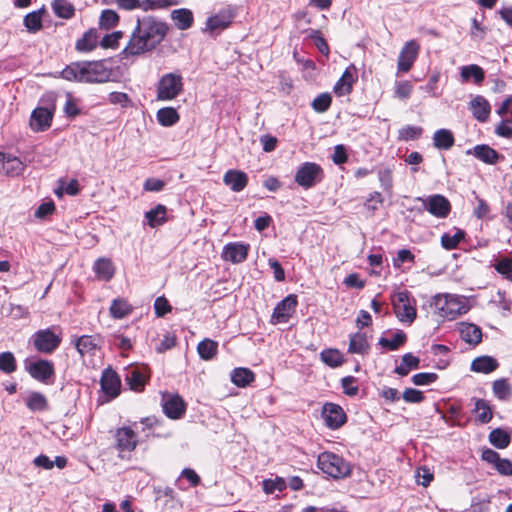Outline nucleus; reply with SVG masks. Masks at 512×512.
Wrapping results in <instances>:
<instances>
[{"mask_svg": "<svg viewBox=\"0 0 512 512\" xmlns=\"http://www.w3.org/2000/svg\"><path fill=\"white\" fill-rule=\"evenodd\" d=\"M126 381L132 390L140 391L144 388L145 376L138 368H132L126 373Z\"/></svg>", "mask_w": 512, "mask_h": 512, "instance_id": "46", "label": "nucleus"}, {"mask_svg": "<svg viewBox=\"0 0 512 512\" xmlns=\"http://www.w3.org/2000/svg\"><path fill=\"white\" fill-rule=\"evenodd\" d=\"M98 38L99 35L97 29L91 28L77 40L75 48L79 52H90L96 48Z\"/></svg>", "mask_w": 512, "mask_h": 512, "instance_id": "29", "label": "nucleus"}, {"mask_svg": "<svg viewBox=\"0 0 512 512\" xmlns=\"http://www.w3.org/2000/svg\"><path fill=\"white\" fill-rule=\"evenodd\" d=\"M25 370L35 380L44 384L51 383V379L55 375L54 363L47 359H25Z\"/></svg>", "mask_w": 512, "mask_h": 512, "instance_id": "8", "label": "nucleus"}, {"mask_svg": "<svg viewBox=\"0 0 512 512\" xmlns=\"http://www.w3.org/2000/svg\"><path fill=\"white\" fill-rule=\"evenodd\" d=\"M369 350L370 344L365 333L356 332L350 335L348 353L367 355Z\"/></svg>", "mask_w": 512, "mask_h": 512, "instance_id": "26", "label": "nucleus"}, {"mask_svg": "<svg viewBox=\"0 0 512 512\" xmlns=\"http://www.w3.org/2000/svg\"><path fill=\"white\" fill-rule=\"evenodd\" d=\"M465 237V232L458 229L453 235L445 233L441 237V244L446 250L455 249Z\"/></svg>", "mask_w": 512, "mask_h": 512, "instance_id": "52", "label": "nucleus"}, {"mask_svg": "<svg viewBox=\"0 0 512 512\" xmlns=\"http://www.w3.org/2000/svg\"><path fill=\"white\" fill-rule=\"evenodd\" d=\"M298 304L297 296L289 294L281 300L274 308L272 320L274 323H287L296 310Z\"/></svg>", "mask_w": 512, "mask_h": 512, "instance_id": "14", "label": "nucleus"}, {"mask_svg": "<svg viewBox=\"0 0 512 512\" xmlns=\"http://www.w3.org/2000/svg\"><path fill=\"white\" fill-rule=\"evenodd\" d=\"M64 113L70 118H74L81 114V109L78 107L76 100L70 94L67 95Z\"/></svg>", "mask_w": 512, "mask_h": 512, "instance_id": "63", "label": "nucleus"}, {"mask_svg": "<svg viewBox=\"0 0 512 512\" xmlns=\"http://www.w3.org/2000/svg\"><path fill=\"white\" fill-rule=\"evenodd\" d=\"M25 169L24 163L16 156L7 154L2 171L10 177L19 176Z\"/></svg>", "mask_w": 512, "mask_h": 512, "instance_id": "36", "label": "nucleus"}, {"mask_svg": "<svg viewBox=\"0 0 512 512\" xmlns=\"http://www.w3.org/2000/svg\"><path fill=\"white\" fill-rule=\"evenodd\" d=\"M494 268L505 279L512 281V257H504L498 260Z\"/></svg>", "mask_w": 512, "mask_h": 512, "instance_id": "56", "label": "nucleus"}, {"mask_svg": "<svg viewBox=\"0 0 512 512\" xmlns=\"http://www.w3.org/2000/svg\"><path fill=\"white\" fill-rule=\"evenodd\" d=\"M100 385L102 391L110 398H115L120 393L121 380L117 373L110 368L103 371Z\"/></svg>", "mask_w": 512, "mask_h": 512, "instance_id": "20", "label": "nucleus"}, {"mask_svg": "<svg viewBox=\"0 0 512 512\" xmlns=\"http://www.w3.org/2000/svg\"><path fill=\"white\" fill-rule=\"evenodd\" d=\"M415 477L416 482L423 487L429 486L434 478L433 473H431L430 469L425 466L417 469Z\"/></svg>", "mask_w": 512, "mask_h": 512, "instance_id": "60", "label": "nucleus"}, {"mask_svg": "<svg viewBox=\"0 0 512 512\" xmlns=\"http://www.w3.org/2000/svg\"><path fill=\"white\" fill-rule=\"evenodd\" d=\"M420 51V44L412 39L402 47L397 61L399 72H408L416 61Z\"/></svg>", "mask_w": 512, "mask_h": 512, "instance_id": "13", "label": "nucleus"}, {"mask_svg": "<svg viewBox=\"0 0 512 512\" xmlns=\"http://www.w3.org/2000/svg\"><path fill=\"white\" fill-rule=\"evenodd\" d=\"M170 16L179 30H187L194 23L193 13L187 8L175 9L171 12Z\"/></svg>", "mask_w": 512, "mask_h": 512, "instance_id": "28", "label": "nucleus"}, {"mask_svg": "<svg viewBox=\"0 0 512 512\" xmlns=\"http://www.w3.org/2000/svg\"><path fill=\"white\" fill-rule=\"evenodd\" d=\"M51 6L53 12L59 18L70 19L75 14L73 4L67 0H54Z\"/></svg>", "mask_w": 512, "mask_h": 512, "instance_id": "42", "label": "nucleus"}, {"mask_svg": "<svg viewBox=\"0 0 512 512\" xmlns=\"http://www.w3.org/2000/svg\"><path fill=\"white\" fill-rule=\"evenodd\" d=\"M106 62V60L73 62L61 71V77L80 83L108 82L111 79L112 70L106 66Z\"/></svg>", "mask_w": 512, "mask_h": 512, "instance_id": "2", "label": "nucleus"}, {"mask_svg": "<svg viewBox=\"0 0 512 512\" xmlns=\"http://www.w3.org/2000/svg\"><path fill=\"white\" fill-rule=\"evenodd\" d=\"M415 255L409 249H401L397 252L396 257L393 259V265L400 268L402 264L409 262L414 263Z\"/></svg>", "mask_w": 512, "mask_h": 512, "instance_id": "59", "label": "nucleus"}, {"mask_svg": "<svg viewBox=\"0 0 512 512\" xmlns=\"http://www.w3.org/2000/svg\"><path fill=\"white\" fill-rule=\"evenodd\" d=\"M357 72V68L353 64L349 65L345 69L340 79L334 85L333 89L336 95L344 96L351 93L353 84L356 82L358 77Z\"/></svg>", "mask_w": 512, "mask_h": 512, "instance_id": "19", "label": "nucleus"}, {"mask_svg": "<svg viewBox=\"0 0 512 512\" xmlns=\"http://www.w3.org/2000/svg\"><path fill=\"white\" fill-rule=\"evenodd\" d=\"M114 437L116 441L115 447L121 453L132 452L138 444V437L130 427L118 428Z\"/></svg>", "mask_w": 512, "mask_h": 512, "instance_id": "15", "label": "nucleus"}, {"mask_svg": "<svg viewBox=\"0 0 512 512\" xmlns=\"http://www.w3.org/2000/svg\"><path fill=\"white\" fill-rule=\"evenodd\" d=\"M467 155H473L478 160L488 165L496 164L503 158L495 149L486 144H479L466 150Z\"/></svg>", "mask_w": 512, "mask_h": 512, "instance_id": "21", "label": "nucleus"}, {"mask_svg": "<svg viewBox=\"0 0 512 512\" xmlns=\"http://www.w3.org/2000/svg\"><path fill=\"white\" fill-rule=\"evenodd\" d=\"M320 359L326 365L332 368H337L344 363V355L338 349H324L320 353Z\"/></svg>", "mask_w": 512, "mask_h": 512, "instance_id": "37", "label": "nucleus"}, {"mask_svg": "<svg viewBox=\"0 0 512 512\" xmlns=\"http://www.w3.org/2000/svg\"><path fill=\"white\" fill-rule=\"evenodd\" d=\"M183 91V78L177 73L164 74L157 85V99L170 101Z\"/></svg>", "mask_w": 512, "mask_h": 512, "instance_id": "6", "label": "nucleus"}, {"mask_svg": "<svg viewBox=\"0 0 512 512\" xmlns=\"http://www.w3.org/2000/svg\"><path fill=\"white\" fill-rule=\"evenodd\" d=\"M473 411L477 414V420L482 424H486L492 419L491 408L483 399L475 400V407Z\"/></svg>", "mask_w": 512, "mask_h": 512, "instance_id": "48", "label": "nucleus"}, {"mask_svg": "<svg viewBox=\"0 0 512 512\" xmlns=\"http://www.w3.org/2000/svg\"><path fill=\"white\" fill-rule=\"evenodd\" d=\"M489 441L494 447L504 449L509 446L511 437L505 430L496 428L490 432Z\"/></svg>", "mask_w": 512, "mask_h": 512, "instance_id": "44", "label": "nucleus"}, {"mask_svg": "<svg viewBox=\"0 0 512 512\" xmlns=\"http://www.w3.org/2000/svg\"><path fill=\"white\" fill-rule=\"evenodd\" d=\"M77 351L82 355H94L101 347V339L99 336L83 335L76 340Z\"/></svg>", "mask_w": 512, "mask_h": 512, "instance_id": "25", "label": "nucleus"}, {"mask_svg": "<svg viewBox=\"0 0 512 512\" xmlns=\"http://www.w3.org/2000/svg\"><path fill=\"white\" fill-rule=\"evenodd\" d=\"M122 36L123 33L121 31H116L111 34H107L102 38L100 45L103 48H115L118 45V42L122 38Z\"/></svg>", "mask_w": 512, "mask_h": 512, "instance_id": "62", "label": "nucleus"}, {"mask_svg": "<svg viewBox=\"0 0 512 512\" xmlns=\"http://www.w3.org/2000/svg\"><path fill=\"white\" fill-rule=\"evenodd\" d=\"M394 312L403 323L411 324L416 318V309L411 305L407 291L398 292L392 299Z\"/></svg>", "mask_w": 512, "mask_h": 512, "instance_id": "9", "label": "nucleus"}, {"mask_svg": "<svg viewBox=\"0 0 512 512\" xmlns=\"http://www.w3.org/2000/svg\"><path fill=\"white\" fill-rule=\"evenodd\" d=\"M460 336L462 340L471 345H477L482 340V331L480 327L472 323H460Z\"/></svg>", "mask_w": 512, "mask_h": 512, "instance_id": "27", "label": "nucleus"}, {"mask_svg": "<svg viewBox=\"0 0 512 512\" xmlns=\"http://www.w3.org/2000/svg\"><path fill=\"white\" fill-rule=\"evenodd\" d=\"M162 408L168 418L176 420L184 416L187 405L179 394L164 393Z\"/></svg>", "mask_w": 512, "mask_h": 512, "instance_id": "12", "label": "nucleus"}, {"mask_svg": "<svg viewBox=\"0 0 512 512\" xmlns=\"http://www.w3.org/2000/svg\"><path fill=\"white\" fill-rule=\"evenodd\" d=\"M119 22V15L112 9H105L99 17V27L102 29H111Z\"/></svg>", "mask_w": 512, "mask_h": 512, "instance_id": "50", "label": "nucleus"}, {"mask_svg": "<svg viewBox=\"0 0 512 512\" xmlns=\"http://www.w3.org/2000/svg\"><path fill=\"white\" fill-rule=\"evenodd\" d=\"M96 276L104 281L112 279L115 273V268L110 259L99 258L93 266Z\"/></svg>", "mask_w": 512, "mask_h": 512, "instance_id": "32", "label": "nucleus"}, {"mask_svg": "<svg viewBox=\"0 0 512 512\" xmlns=\"http://www.w3.org/2000/svg\"><path fill=\"white\" fill-rule=\"evenodd\" d=\"M356 378L354 376H346L341 379V387L344 394L348 396H355L359 391V387L356 385Z\"/></svg>", "mask_w": 512, "mask_h": 512, "instance_id": "58", "label": "nucleus"}, {"mask_svg": "<svg viewBox=\"0 0 512 512\" xmlns=\"http://www.w3.org/2000/svg\"><path fill=\"white\" fill-rule=\"evenodd\" d=\"M324 178L322 167L314 162H305L295 173V182L304 189H310L320 183Z\"/></svg>", "mask_w": 512, "mask_h": 512, "instance_id": "7", "label": "nucleus"}, {"mask_svg": "<svg viewBox=\"0 0 512 512\" xmlns=\"http://www.w3.org/2000/svg\"><path fill=\"white\" fill-rule=\"evenodd\" d=\"M332 103V97L329 93H321L319 94L311 103L312 108L317 113L326 112Z\"/></svg>", "mask_w": 512, "mask_h": 512, "instance_id": "54", "label": "nucleus"}, {"mask_svg": "<svg viewBox=\"0 0 512 512\" xmlns=\"http://www.w3.org/2000/svg\"><path fill=\"white\" fill-rule=\"evenodd\" d=\"M495 134L499 137L512 138V122L509 119L502 120L495 128Z\"/></svg>", "mask_w": 512, "mask_h": 512, "instance_id": "64", "label": "nucleus"}, {"mask_svg": "<svg viewBox=\"0 0 512 512\" xmlns=\"http://www.w3.org/2000/svg\"><path fill=\"white\" fill-rule=\"evenodd\" d=\"M250 245L242 242H231L224 246L222 257L226 261L239 264L247 259Z\"/></svg>", "mask_w": 512, "mask_h": 512, "instance_id": "18", "label": "nucleus"}, {"mask_svg": "<svg viewBox=\"0 0 512 512\" xmlns=\"http://www.w3.org/2000/svg\"><path fill=\"white\" fill-rule=\"evenodd\" d=\"M461 77L463 81H469L472 78L476 84H480L483 82L485 74L480 66L471 64L461 68Z\"/></svg>", "mask_w": 512, "mask_h": 512, "instance_id": "43", "label": "nucleus"}, {"mask_svg": "<svg viewBox=\"0 0 512 512\" xmlns=\"http://www.w3.org/2000/svg\"><path fill=\"white\" fill-rule=\"evenodd\" d=\"M180 3V0H143L142 10L147 12L151 10L165 9L170 6L179 5Z\"/></svg>", "mask_w": 512, "mask_h": 512, "instance_id": "53", "label": "nucleus"}, {"mask_svg": "<svg viewBox=\"0 0 512 512\" xmlns=\"http://www.w3.org/2000/svg\"><path fill=\"white\" fill-rule=\"evenodd\" d=\"M493 393L499 400H507L512 395V388L505 378L493 382Z\"/></svg>", "mask_w": 512, "mask_h": 512, "instance_id": "49", "label": "nucleus"}, {"mask_svg": "<svg viewBox=\"0 0 512 512\" xmlns=\"http://www.w3.org/2000/svg\"><path fill=\"white\" fill-rule=\"evenodd\" d=\"M157 121L164 127L175 125L179 121V114L173 107H164L157 112Z\"/></svg>", "mask_w": 512, "mask_h": 512, "instance_id": "41", "label": "nucleus"}, {"mask_svg": "<svg viewBox=\"0 0 512 512\" xmlns=\"http://www.w3.org/2000/svg\"><path fill=\"white\" fill-rule=\"evenodd\" d=\"M197 352L201 359L211 360L218 352V343L212 339L206 338L199 342Z\"/></svg>", "mask_w": 512, "mask_h": 512, "instance_id": "40", "label": "nucleus"}, {"mask_svg": "<svg viewBox=\"0 0 512 512\" xmlns=\"http://www.w3.org/2000/svg\"><path fill=\"white\" fill-rule=\"evenodd\" d=\"M438 376L433 372H421L413 375L412 382L417 386H424L434 383Z\"/></svg>", "mask_w": 512, "mask_h": 512, "instance_id": "57", "label": "nucleus"}, {"mask_svg": "<svg viewBox=\"0 0 512 512\" xmlns=\"http://www.w3.org/2000/svg\"><path fill=\"white\" fill-rule=\"evenodd\" d=\"M469 109L473 117L479 122H486L491 112L490 103L483 96H476L469 103Z\"/></svg>", "mask_w": 512, "mask_h": 512, "instance_id": "24", "label": "nucleus"}, {"mask_svg": "<svg viewBox=\"0 0 512 512\" xmlns=\"http://www.w3.org/2000/svg\"><path fill=\"white\" fill-rule=\"evenodd\" d=\"M248 181V175L238 169H229L223 175V183L236 193L243 191Z\"/></svg>", "mask_w": 512, "mask_h": 512, "instance_id": "22", "label": "nucleus"}, {"mask_svg": "<svg viewBox=\"0 0 512 512\" xmlns=\"http://www.w3.org/2000/svg\"><path fill=\"white\" fill-rule=\"evenodd\" d=\"M497 360L491 356H480L475 358L470 369L477 373L489 374L498 368Z\"/></svg>", "mask_w": 512, "mask_h": 512, "instance_id": "30", "label": "nucleus"}, {"mask_svg": "<svg viewBox=\"0 0 512 512\" xmlns=\"http://www.w3.org/2000/svg\"><path fill=\"white\" fill-rule=\"evenodd\" d=\"M434 312L444 320H454L469 310L466 298L453 294H438L431 303Z\"/></svg>", "mask_w": 512, "mask_h": 512, "instance_id": "3", "label": "nucleus"}, {"mask_svg": "<svg viewBox=\"0 0 512 512\" xmlns=\"http://www.w3.org/2000/svg\"><path fill=\"white\" fill-rule=\"evenodd\" d=\"M168 25L152 16L137 20L128 44L124 48L126 55L138 56L154 50L165 38Z\"/></svg>", "mask_w": 512, "mask_h": 512, "instance_id": "1", "label": "nucleus"}, {"mask_svg": "<svg viewBox=\"0 0 512 512\" xmlns=\"http://www.w3.org/2000/svg\"><path fill=\"white\" fill-rule=\"evenodd\" d=\"M62 341L61 330L58 326L36 331L30 338L34 349L43 354H52Z\"/></svg>", "mask_w": 512, "mask_h": 512, "instance_id": "5", "label": "nucleus"}, {"mask_svg": "<svg viewBox=\"0 0 512 512\" xmlns=\"http://www.w3.org/2000/svg\"><path fill=\"white\" fill-rule=\"evenodd\" d=\"M254 373L248 368H235L231 372V381L238 387H245L254 381Z\"/></svg>", "mask_w": 512, "mask_h": 512, "instance_id": "38", "label": "nucleus"}, {"mask_svg": "<svg viewBox=\"0 0 512 512\" xmlns=\"http://www.w3.org/2000/svg\"><path fill=\"white\" fill-rule=\"evenodd\" d=\"M454 143V135L449 129L441 128L433 134V145L439 150H449Z\"/></svg>", "mask_w": 512, "mask_h": 512, "instance_id": "31", "label": "nucleus"}, {"mask_svg": "<svg viewBox=\"0 0 512 512\" xmlns=\"http://www.w3.org/2000/svg\"><path fill=\"white\" fill-rule=\"evenodd\" d=\"M26 406L32 411H44L48 407V402L42 393L32 392L26 399Z\"/></svg>", "mask_w": 512, "mask_h": 512, "instance_id": "47", "label": "nucleus"}, {"mask_svg": "<svg viewBox=\"0 0 512 512\" xmlns=\"http://www.w3.org/2000/svg\"><path fill=\"white\" fill-rule=\"evenodd\" d=\"M54 111L47 107H37L32 111L30 127L35 132L46 131L50 128Z\"/></svg>", "mask_w": 512, "mask_h": 512, "instance_id": "17", "label": "nucleus"}, {"mask_svg": "<svg viewBox=\"0 0 512 512\" xmlns=\"http://www.w3.org/2000/svg\"><path fill=\"white\" fill-rule=\"evenodd\" d=\"M110 314L115 319H122L129 315L133 307L123 298H117L112 301L110 306Z\"/></svg>", "mask_w": 512, "mask_h": 512, "instance_id": "39", "label": "nucleus"}, {"mask_svg": "<svg viewBox=\"0 0 512 512\" xmlns=\"http://www.w3.org/2000/svg\"><path fill=\"white\" fill-rule=\"evenodd\" d=\"M423 129L420 126L406 125L399 129L398 139L401 141L416 140L421 137Z\"/></svg>", "mask_w": 512, "mask_h": 512, "instance_id": "51", "label": "nucleus"}, {"mask_svg": "<svg viewBox=\"0 0 512 512\" xmlns=\"http://www.w3.org/2000/svg\"><path fill=\"white\" fill-rule=\"evenodd\" d=\"M417 200L422 202L426 211L437 218H445L451 211L449 200L440 194H434L426 198L419 197Z\"/></svg>", "mask_w": 512, "mask_h": 512, "instance_id": "10", "label": "nucleus"}, {"mask_svg": "<svg viewBox=\"0 0 512 512\" xmlns=\"http://www.w3.org/2000/svg\"><path fill=\"white\" fill-rule=\"evenodd\" d=\"M420 359L412 353H406L401 358V363L396 366L395 373L400 376H407L412 369H418Z\"/></svg>", "mask_w": 512, "mask_h": 512, "instance_id": "34", "label": "nucleus"}, {"mask_svg": "<svg viewBox=\"0 0 512 512\" xmlns=\"http://www.w3.org/2000/svg\"><path fill=\"white\" fill-rule=\"evenodd\" d=\"M483 461L493 465L496 471L503 476H512V462L509 459L501 458L499 453L486 448L482 451Z\"/></svg>", "mask_w": 512, "mask_h": 512, "instance_id": "16", "label": "nucleus"}, {"mask_svg": "<svg viewBox=\"0 0 512 512\" xmlns=\"http://www.w3.org/2000/svg\"><path fill=\"white\" fill-rule=\"evenodd\" d=\"M45 12L44 8L32 11L28 13L24 19L23 24L27 31L30 33H36L43 27L42 25V14Z\"/></svg>", "mask_w": 512, "mask_h": 512, "instance_id": "35", "label": "nucleus"}, {"mask_svg": "<svg viewBox=\"0 0 512 512\" xmlns=\"http://www.w3.org/2000/svg\"><path fill=\"white\" fill-rule=\"evenodd\" d=\"M321 414L324 419L325 425L332 430L339 429L347 421V415L345 411L340 405L336 403H325L322 407Z\"/></svg>", "mask_w": 512, "mask_h": 512, "instance_id": "11", "label": "nucleus"}, {"mask_svg": "<svg viewBox=\"0 0 512 512\" xmlns=\"http://www.w3.org/2000/svg\"><path fill=\"white\" fill-rule=\"evenodd\" d=\"M234 16L230 8L221 10L207 19L206 27L211 32L222 31L230 26Z\"/></svg>", "mask_w": 512, "mask_h": 512, "instance_id": "23", "label": "nucleus"}, {"mask_svg": "<svg viewBox=\"0 0 512 512\" xmlns=\"http://www.w3.org/2000/svg\"><path fill=\"white\" fill-rule=\"evenodd\" d=\"M16 359L11 352L0 353V370L6 374L16 371Z\"/></svg>", "mask_w": 512, "mask_h": 512, "instance_id": "55", "label": "nucleus"}, {"mask_svg": "<svg viewBox=\"0 0 512 512\" xmlns=\"http://www.w3.org/2000/svg\"><path fill=\"white\" fill-rule=\"evenodd\" d=\"M172 309L168 300L164 296L157 297L154 302V310L155 314L158 317L165 316Z\"/></svg>", "mask_w": 512, "mask_h": 512, "instance_id": "61", "label": "nucleus"}, {"mask_svg": "<svg viewBox=\"0 0 512 512\" xmlns=\"http://www.w3.org/2000/svg\"><path fill=\"white\" fill-rule=\"evenodd\" d=\"M318 468L334 479H343L351 474V465L342 456L333 452H322L317 459Z\"/></svg>", "mask_w": 512, "mask_h": 512, "instance_id": "4", "label": "nucleus"}, {"mask_svg": "<svg viewBox=\"0 0 512 512\" xmlns=\"http://www.w3.org/2000/svg\"><path fill=\"white\" fill-rule=\"evenodd\" d=\"M407 340V336L403 331H398L393 335L392 339H388L385 337H381L379 339L378 344L383 348H386L390 351L397 350L400 346H402Z\"/></svg>", "mask_w": 512, "mask_h": 512, "instance_id": "45", "label": "nucleus"}, {"mask_svg": "<svg viewBox=\"0 0 512 512\" xmlns=\"http://www.w3.org/2000/svg\"><path fill=\"white\" fill-rule=\"evenodd\" d=\"M166 212V206L158 204L155 208L145 213V219L147 221V224L151 228H155L157 226L164 224L166 222Z\"/></svg>", "mask_w": 512, "mask_h": 512, "instance_id": "33", "label": "nucleus"}]
</instances>
